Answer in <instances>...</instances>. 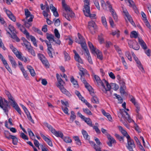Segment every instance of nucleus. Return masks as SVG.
<instances>
[{
    "mask_svg": "<svg viewBox=\"0 0 151 151\" xmlns=\"http://www.w3.org/2000/svg\"><path fill=\"white\" fill-rule=\"evenodd\" d=\"M94 78L97 84L101 85L103 88L102 90L104 92L106 93L108 91L111 89V86L108 82L105 79L101 80L99 77L97 75H94Z\"/></svg>",
    "mask_w": 151,
    "mask_h": 151,
    "instance_id": "nucleus-1",
    "label": "nucleus"
},
{
    "mask_svg": "<svg viewBox=\"0 0 151 151\" xmlns=\"http://www.w3.org/2000/svg\"><path fill=\"white\" fill-rule=\"evenodd\" d=\"M45 125L48 128L50 131L56 136L58 137H60L62 139L63 138V134L61 131H56L49 124L47 123H45Z\"/></svg>",
    "mask_w": 151,
    "mask_h": 151,
    "instance_id": "nucleus-2",
    "label": "nucleus"
},
{
    "mask_svg": "<svg viewBox=\"0 0 151 151\" xmlns=\"http://www.w3.org/2000/svg\"><path fill=\"white\" fill-rule=\"evenodd\" d=\"M118 116L119 117L121 116L124 118L129 122H134V121L130 118L129 114L124 109H120L119 112L118 113Z\"/></svg>",
    "mask_w": 151,
    "mask_h": 151,
    "instance_id": "nucleus-3",
    "label": "nucleus"
},
{
    "mask_svg": "<svg viewBox=\"0 0 151 151\" xmlns=\"http://www.w3.org/2000/svg\"><path fill=\"white\" fill-rule=\"evenodd\" d=\"M8 29L11 32L12 35L10 32L6 30L7 31V33L10 35L11 36V37L13 39L15 40L17 42H19L20 40L16 35V32L14 27L12 25L10 24L9 25Z\"/></svg>",
    "mask_w": 151,
    "mask_h": 151,
    "instance_id": "nucleus-4",
    "label": "nucleus"
},
{
    "mask_svg": "<svg viewBox=\"0 0 151 151\" xmlns=\"http://www.w3.org/2000/svg\"><path fill=\"white\" fill-rule=\"evenodd\" d=\"M127 139V145L126 146L129 151H134L133 149L135 147V145L133 140L130 137Z\"/></svg>",
    "mask_w": 151,
    "mask_h": 151,
    "instance_id": "nucleus-5",
    "label": "nucleus"
},
{
    "mask_svg": "<svg viewBox=\"0 0 151 151\" xmlns=\"http://www.w3.org/2000/svg\"><path fill=\"white\" fill-rule=\"evenodd\" d=\"M77 115L81 119L84 120L89 126L91 127H93L92 122L89 118L85 117L79 111L78 112Z\"/></svg>",
    "mask_w": 151,
    "mask_h": 151,
    "instance_id": "nucleus-6",
    "label": "nucleus"
},
{
    "mask_svg": "<svg viewBox=\"0 0 151 151\" xmlns=\"http://www.w3.org/2000/svg\"><path fill=\"white\" fill-rule=\"evenodd\" d=\"M38 56L43 64L44 65L45 67H49V63L48 62L43 55L39 54L38 55Z\"/></svg>",
    "mask_w": 151,
    "mask_h": 151,
    "instance_id": "nucleus-7",
    "label": "nucleus"
},
{
    "mask_svg": "<svg viewBox=\"0 0 151 151\" xmlns=\"http://www.w3.org/2000/svg\"><path fill=\"white\" fill-rule=\"evenodd\" d=\"M88 28L91 31L92 33L95 32V31L92 32L91 30H95L97 28V26L95 23L93 21H90L88 22Z\"/></svg>",
    "mask_w": 151,
    "mask_h": 151,
    "instance_id": "nucleus-8",
    "label": "nucleus"
},
{
    "mask_svg": "<svg viewBox=\"0 0 151 151\" xmlns=\"http://www.w3.org/2000/svg\"><path fill=\"white\" fill-rule=\"evenodd\" d=\"M129 97L130 99V101L134 104L136 108V112L137 113H139L138 111L140 110V107L136 101L135 99L132 96L130 95Z\"/></svg>",
    "mask_w": 151,
    "mask_h": 151,
    "instance_id": "nucleus-9",
    "label": "nucleus"
},
{
    "mask_svg": "<svg viewBox=\"0 0 151 151\" xmlns=\"http://www.w3.org/2000/svg\"><path fill=\"white\" fill-rule=\"evenodd\" d=\"M75 41L76 42L81 44L82 48L84 50L86 53L87 52H89L86 46V43L85 41L83 42H79L78 40L76 39L75 40Z\"/></svg>",
    "mask_w": 151,
    "mask_h": 151,
    "instance_id": "nucleus-10",
    "label": "nucleus"
},
{
    "mask_svg": "<svg viewBox=\"0 0 151 151\" xmlns=\"http://www.w3.org/2000/svg\"><path fill=\"white\" fill-rule=\"evenodd\" d=\"M5 11L9 18L13 22H15L16 20V18L12 13L10 11L7 9H6Z\"/></svg>",
    "mask_w": 151,
    "mask_h": 151,
    "instance_id": "nucleus-11",
    "label": "nucleus"
},
{
    "mask_svg": "<svg viewBox=\"0 0 151 151\" xmlns=\"http://www.w3.org/2000/svg\"><path fill=\"white\" fill-rule=\"evenodd\" d=\"M12 51L14 53L16 57L21 60H23L24 59L22 56V53L19 52L16 48H14Z\"/></svg>",
    "mask_w": 151,
    "mask_h": 151,
    "instance_id": "nucleus-12",
    "label": "nucleus"
},
{
    "mask_svg": "<svg viewBox=\"0 0 151 151\" xmlns=\"http://www.w3.org/2000/svg\"><path fill=\"white\" fill-rule=\"evenodd\" d=\"M107 137L109 142H107V144L109 147H111L112 146V144L116 143V140L110 135H108Z\"/></svg>",
    "mask_w": 151,
    "mask_h": 151,
    "instance_id": "nucleus-13",
    "label": "nucleus"
},
{
    "mask_svg": "<svg viewBox=\"0 0 151 151\" xmlns=\"http://www.w3.org/2000/svg\"><path fill=\"white\" fill-rule=\"evenodd\" d=\"M83 11L85 16H89V13L90 12V5H84Z\"/></svg>",
    "mask_w": 151,
    "mask_h": 151,
    "instance_id": "nucleus-14",
    "label": "nucleus"
},
{
    "mask_svg": "<svg viewBox=\"0 0 151 151\" xmlns=\"http://www.w3.org/2000/svg\"><path fill=\"white\" fill-rule=\"evenodd\" d=\"M40 135L44 140L47 142L49 146L51 147L52 146V142L50 139L46 137L42 133H40Z\"/></svg>",
    "mask_w": 151,
    "mask_h": 151,
    "instance_id": "nucleus-15",
    "label": "nucleus"
},
{
    "mask_svg": "<svg viewBox=\"0 0 151 151\" xmlns=\"http://www.w3.org/2000/svg\"><path fill=\"white\" fill-rule=\"evenodd\" d=\"M48 50V53L49 56L51 58H53V56L52 55V52L53 51V49L52 48L51 44L50 43L47 45Z\"/></svg>",
    "mask_w": 151,
    "mask_h": 151,
    "instance_id": "nucleus-16",
    "label": "nucleus"
},
{
    "mask_svg": "<svg viewBox=\"0 0 151 151\" xmlns=\"http://www.w3.org/2000/svg\"><path fill=\"white\" fill-rule=\"evenodd\" d=\"M121 87L120 88V92L122 94H124L125 93V91L126 88V87L125 86V83L124 81H122L120 82Z\"/></svg>",
    "mask_w": 151,
    "mask_h": 151,
    "instance_id": "nucleus-17",
    "label": "nucleus"
},
{
    "mask_svg": "<svg viewBox=\"0 0 151 151\" xmlns=\"http://www.w3.org/2000/svg\"><path fill=\"white\" fill-rule=\"evenodd\" d=\"M118 128L119 131L124 137H126L127 139H128V138H129V137L130 136L128 134L127 132L123 129L122 127L119 126H118Z\"/></svg>",
    "mask_w": 151,
    "mask_h": 151,
    "instance_id": "nucleus-18",
    "label": "nucleus"
},
{
    "mask_svg": "<svg viewBox=\"0 0 151 151\" xmlns=\"http://www.w3.org/2000/svg\"><path fill=\"white\" fill-rule=\"evenodd\" d=\"M3 101L2 98L0 96V107L3 109L4 112L7 111V109L9 107L7 105H3Z\"/></svg>",
    "mask_w": 151,
    "mask_h": 151,
    "instance_id": "nucleus-19",
    "label": "nucleus"
},
{
    "mask_svg": "<svg viewBox=\"0 0 151 151\" xmlns=\"http://www.w3.org/2000/svg\"><path fill=\"white\" fill-rule=\"evenodd\" d=\"M19 28L24 34L26 35L27 38L28 39L29 36V34L24 27L22 25Z\"/></svg>",
    "mask_w": 151,
    "mask_h": 151,
    "instance_id": "nucleus-20",
    "label": "nucleus"
},
{
    "mask_svg": "<svg viewBox=\"0 0 151 151\" xmlns=\"http://www.w3.org/2000/svg\"><path fill=\"white\" fill-rule=\"evenodd\" d=\"M138 41L139 44L143 49L145 50L147 48L146 44L142 39L139 38Z\"/></svg>",
    "mask_w": 151,
    "mask_h": 151,
    "instance_id": "nucleus-21",
    "label": "nucleus"
},
{
    "mask_svg": "<svg viewBox=\"0 0 151 151\" xmlns=\"http://www.w3.org/2000/svg\"><path fill=\"white\" fill-rule=\"evenodd\" d=\"M8 58L12 65V67L15 68H16L17 65V64L14 58H13V57L10 55L8 56Z\"/></svg>",
    "mask_w": 151,
    "mask_h": 151,
    "instance_id": "nucleus-22",
    "label": "nucleus"
},
{
    "mask_svg": "<svg viewBox=\"0 0 151 151\" xmlns=\"http://www.w3.org/2000/svg\"><path fill=\"white\" fill-rule=\"evenodd\" d=\"M76 116L75 114V112L74 111H72L71 112L70 122V123H72L74 120L76 119Z\"/></svg>",
    "mask_w": 151,
    "mask_h": 151,
    "instance_id": "nucleus-23",
    "label": "nucleus"
},
{
    "mask_svg": "<svg viewBox=\"0 0 151 151\" xmlns=\"http://www.w3.org/2000/svg\"><path fill=\"white\" fill-rule=\"evenodd\" d=\"M46 38L50 42H52L51 41H55L54 39V36L52 34H49L48 33L46 34Z\"/></svg>",
    "mask_w": 151,
    "mask_h": 151,
    "instance_id": "nucleus-24",
    "label": "nucleus"
},
{
    "mask_svg": "<svg viewBox=\"0 0 151 151\" xmlns=\"http://www.w3.org/2000/svg\"><path fill=\"white\" fill-rule=\"evenodd\" d=\"M88 45L92 53L93 54L96 53V49L94 47L92 44L90 42H88Z\"/></svg>",
    "mask_w": 151,
    "mask_h": 151,
    "instance_id": "nucleus-25",
    "label": "nucleus"
},
{
    "mask_svg": "<svg viewBox=\"0 0 151 151\" xmlns=\"http://www.w3.org/2000/svg\"><path fill=\"white\" fill-rule=\"evenodd\" d=\"M13 107L17 111L19 114H22L21 111L17 104L16 103H14V104L12 105Z\"/></svg>",
    "mask_w": 151,
    "mask_h": 151,
    "instance_id": "nucleus-26",
    "label": "nucleus"
},
{
    "mask_svg": "<svg viewBox=\"0 0 151 151\" xmlns=\"http://www.w3.org/2000/svg\"><path fill=\"white\" fill-rule=\"evenodd\" d=\"M82 133L83 136L84 138L86 139L89 140L90 137L88 134L87 132L85 130L82 129L81 131Z\"/></svg>",
    "mask_w": 151,
    "mask_h": 151,
    "instance_id": "nucleus-27",
    "label": "nucleus"
},
{
    "mask_svg": "<svg viewBox=\"0 0 151 151\" xmlns=\"http://www.w3.org/2000/svg\"><path fill=\"white\" fill-rule=\"evenodd\" d=\"M27 68L30 72L31 76H34L35 75V73L32 67L30 66H27Z\"/></svg>",
    "mask_w": 151,
    "mask_h": 151,
    "instance_id": "nucleus-28",
    "label": "nucleus"
},
{
    "mask_svg": "<svg viewBox=\"0 0 151 151\" xmlns=\"http://www.w3.org/2000/svg\"><path fill=\"white\" fill-rule=\"evenodd\" d=\"M112 14V17L115 22H117L118 20V17L117 15V14L115 12V11L114 10H112V11L110 12Z\"/></svg>",
    "mask_w": 151,
    "mask_h": 151,
    "instance_id": "nucleus-29",
    "label": "nucleus"
},
{
    "mask_svg": "<svg viewBox=\"0 0 151 151\" xmlns=\"http://www.w3.org/2000/svg\"><path fill=\"white\" fill-rule=\"evenodd\" d=\"M128 44L129 47L133 48L135 44H137V42L135 40H129L128 41Z\"/></svg>",
    "mask_w": 151,
    "mask_h": 151,
    "instance_id": "nucleus-30",
    "label": "nucleus"
},
{
    "mask_svg": "<svg viewBox=\"0 0 151 151\" xmlns=\"http://www.w3.org/2000/svg\"><path fill=\"white\" fill-rule=\"evenodd\" d=\"M27 132L31 138L33 140L35 138V136L34 133L31 131V130L30 129H28Z\"/></svg>",
    "mask_w": 151,
    "mask_h": 151,
    "instance_id": "nucleus-31",
    "label": "nucleus"
},
{
    "mask_svg": "<svg viewBox=\"0 0 151 151\" xmlns=\"http://www.w3.org/2000/svg\"><path fill=\"white\" fill-rule=\"evenodd\" d=\"M74 58L75 60L77 62L82 64L83 63V61L80 58L79 55H77L76 56H74Z\"/></svg>",
    "mask_w": 151,
    "mask_h": 151,
    "instance_id": "nucleus-32",
    "label": "nucleus"
},
{
    "mask_svg": "<svg viewBox=\"0 0 151 151\" xmlns=\"http://www.w3.org/2000/svg\"><path fill=\"white\" fill-rule=\"evenodd\" d=\"M96 53L97 58L101 60H102L103 59V57L101 52L99 50H97L96 51Z\"/></svg>",
    "mask_w": 151,
    "mask_h": 151,
    "instance_id": "nucleus-33",
    "label": "nucleus"
},
{
    "mask_svg": "<svg viewBox=\"0 0 151 151\" xmlns=\"http://www.w3.org/2000/svg\"><path fill=\"white\" fill-rule=\"evenodd\" d=\"M128 1L129 4V6L130 7H132L134 9H136V7L132 1V0H128Z\"/></svg>",
    "mask_w": 151,
    "mask_h": 151,
    "instance_id": "nucleus-34",
    "label": "nucleus"
},
{
    "mask_svg": "<svg viewBox=\"0 0 151 151\" xmlns=\"http://www.w3.org/2000/svg\"><path fill=\"white\" fill-rule=\"evenodd\" d=\"M130 37L132 38H136L138 37V34L135 31H132L131 33Z\"/></svg>",
    "mask_w": 151,
    "mask_h": 151,
    "instance_id": "nucleus-35",
    "label": "nucleus"
},
{
    "mask_svg": "<svg viewBox=\"0 0 151 151\" xmlns=\"http://www.w3.org/2000/svg\"><path fill=\"white\" fill-rule=\"evenodd\" d=\"M86 58L88 60L89 63L92 64H93L91 58V57L90 55V54L89 52H87L86 53Z\"/></svg>",
    "mask_w": 151,
    "mask_h": 151,
    "instance_id": "nucleus-36",
    "label": "nucleus"
},
{
    "mask_svg": "<svg viewBox=\"0 0 151 151\" xmlns=\"http://www.w3.org/2000/svg\"><path fill=\"white\" fill-rule=\"evenodd\" d=\"M101 6L102 7L103 9L106 10L107 9L106 7V2L105 3L104 0H101Z\"/></svg>",
    "mask_w": 151,
    "mask_h": 151,
    "instance_id": "nucleus-37",
    "label": "nucleus"
},
{
    "mask_svg": "<svg viewBox=\"0 0 151 151\" xmlns=\"http://www.w3.org/2000/svg\"><path fill=\"white\" fill-rule=\"evenodd\" d=\"M114 95L118 99L120 103H121L123 102V99L119 95H118L116 93H114Z\"/></svg>",
    "mask_w": 151,
    "mask_h": 151,
    "instance_id": "nucleus-38",
    "label": "nucleus"
},
{
    "mask_svg": "<svg viewBox=\"0 0 151 151\" xmlns=\"http://www.w3.org/2000/svg\"><path fill=\"white\" fill-rule=\"evenodd\" d=\"M115 136L120 142L123 143L124 142V137L120 136L119 135L116 134H115Z\"/></svg>",
    "mask_w": 151,
    "mask_h": 151,
    "instance_id": "nucleus-39",
    "label": "nucleus"
},
{
    "mask_svg": "<svg viewBox=\"0 0 151 151\" xmlns=\"http://www.w3.org/2000/svg\"><path fill=\"white\" fill-rule=\"evenodd\" d=\"M83 110L85 113L89 115H92V113L87 108L83 109Z\"/></svg>",
    "mask_w": 151,
    "mask_h": 151,
    "instance_id": "nucleus-40",
    "label": "nucleus"
},
{
    "mask_svg": "<svg viewBox=\"0 0 151 151\" xmlns=\"http://www.w3.org/2000/svg\"><path fill=\"white\" fill-rule=\"evenodd\" d=\"M4 134L5 137L9 139H12V137L14 136L10 135V133L8 131L6 132Z\"/></svg>",
    "mask_w": 151,
    "mask_h": 151,
    "instance_id": "nucleus-41",
    "label": "nucleus"
},
{
    "mask_svg": "<svg viewBox=\"0 0 151 151\" xmlns=\"http://www.w3.org/2000/svg\"><path fill=\"white\" fill-rule=\"evenodd\" d=\"M93 97L91 99V101L93 103L98 104L99 103V101L98 99L96 96H93Z\"/></svg>",
    "mask_w": 151,
    "mask_h": 151,
    "instance_id": "nucleus-42",
    "label": "nucleus"
},
{
    "mask_svg": "<svg viewBox=\"0 0 151 151\" xmlns=\"http://www.w3.org/2000/svg\"><path fill=\"white\" fill-rule=\"evenodd\" d=\"M12 139L13 144L14 145H17L18 142L17 138L15 136H12Z\"/></svg>",
    "mask_w": 151,
    "mask_h": 151,
    "instance_id": "nucleus-43",
    "label": "nucleus"
},
{
    "mask_svg": "<svg viewBox=\"0 0 151 151\" xmlns=\"http://www.w3.org/2000/svg\"><path fill=\"white\" fill-rule=\"evenodd\" d=\"M62 139L66 143H70L72 142V140L69 137H63Z\"/></svg>",
    "mask_w": 151,
    "mask_h": 151,
    "instance_id": "nucleus-44",
    "label": "nucleus"
},
{
    "mask_svg": "<svg viewBox=\"0 0 151 151\" xmlns=\"http://www.w3.org/2000/svg\"><path fill=\"white\" fill-rule=\"evenodd\" d=\"M24 11L25 15L26 16V18L27 19L28 17L31 15V13L27 9H25Z\"/></svg>",
    "mask_w": 151,
    "mask_h": 151,
    "instance_id": "nucleus-45",
    "label": "nucleus"
},
{
    "mask_svg": "<svg viewBox=\"0 0 151 151\" xmlns=\"http://www.w3.org/2000/svg\"><path fill=\"white\" fill-rule=\"evenodd\" d=\"M103 35L101 34L100 35H99L98 37V40L101 44L103 43L104 41V39L103 37Z\"/></svg>",
    "mask_w": 151,
    "mask_h": 151,
    "instance_id": "nucleus-46",
    "label": "nucleus"
},
{
    "mask_svg": "<svg viewBox=\"0 0 151 151\" xmlns=\"http://www.w3.org/2000/svg\"><path fill=\"white\" fill-rule=\"evenodd\" d=\"M111 88L114 89V90L116 91L119 88V86L115 83H112L111 84Z\"/></svg>",
    "mask_w": 151,
    "mask_h": 151,
    "instance_id": "nucleus-47",
    "label": "nucleus"
},
{
    "mask_svg": "<svg viewBox=\"0 0 151 151\" xmlns=\"http://www.w3.org/2000/svg\"><path fill=\"white\" fill-rule=\"evenodd\" d=\"M63 53L64 55L65 60L66 61L70 60V57L66 51H64Z\"/></svg>",
    "mask_w": 151,
    "mask_h": 151,
    "instance_id": "nucleus-48",
    "label": "nucleus"
},
{
    "mask_svg": "<svg viewBox=\"0 0 151 151\" xmlns=\"http://www.w3.org/2000/svg\"><path fill=\"white\" fill-rule=\"evenodd\" d=\"M8 97L10 100L9 102L11 103L12 106L14 104V103H16L15 101L14 100L11 94L9 96V95Z\"/></svg>",
    "mask_w": 151,
    "mask_h": 151,
    "instance_id": "nucleus-49",
    "label": "nucleus"
},
{
    "mask_svg": "<svg viewBox=\"0 0 151 151\" xmlns=\"http://www.w3.org/2000/svg\"><path fill=\"white\" fill-rule=\"evenodd\" d=\"M126 17H127V19L132 25H134V23L132 20V18L130 15L129 14Z\"/></svg>",
    "mask_w": 151,
    "mask_h": 151,
    "instance_id": "nucleus-50",
    "label": "nucleus"
},
{
    "mask_svg": "<svg viewBox=\"0 0 151 151\" xmlns=\"http://www.w3.org/2000/svg\"><path fill=\"white\" fill-rule=\"evenodd\" d=\"M101 21L105 27H106L107 26V24L105 17L102 16L101 17Z\"/></svg>",
    "mask_w": 151,
    "mask_h": 151,
    "instance_id": "nucleus-51",
    "label": "nucleus"
},
{
    "mask_svg": "<svg viewBox=\"0 0 151 151\" xmlns=\"http://www.w3.org/2000/svg\"><path fill=\"white\" fill-rule=\"evenodd\" d=\"M120 57L121 58L122 62L123 65L124 66L125 68L127 69L128 68L127 66V63H126L124 57L123 56H120Z\"/></svg>",
    "mask_w": 151,
    "mask_h": 151,
    "instance_id": "nucleus-52",
    "label": "nucleus"
},
{
    "mask_svg": "<svg viewBox=\"0 0 151 151\" xmlns=\"http://www.w3.org/2000/svg\"><path fill=\"white\" fill-rule=\"evenodd\" d=\"M126 56L127 58L130 61H132V57L129 52L127 51L125 53Z\"/></svg>",
    "mask_w": 151,
    "mask_h": 151,
    "instance_id": "nucleus-53",
    "label": "nucleus"
},
{
    "mask_svg": "<svg viewBox=\"0 0 151 151\" xmlns=\"http://www.w3.org/2000/svg\"><path fill=\"white\" fill-rule=\"evenodd\" d=\"M75 93L78 96L79 99L81 101H82L84 99V98L81 96L80 93L78 91H75Z\"/></svg>",
    "mask_w": 151,
    "mask_h": 151,
    "instance_id": "nucleus-54",
    "label": "nucleus"
},
{
    "mask_svg": "<svg viewBox=\"0 0 151 151\" xmlns=\"http://www.w3.org/2000/svg\"><path fill=\"white\" fill-rule=\"evenodd\" d=\"M24 45L25 46L26 48L28 49V50H30V49L32 48L30 43L28 42L23 44V45Z\"/></svg>",
    "mask_w": 151,
    "mask_h": 151,
    "instance_id": "nucleus-55",
    "label": "nucleus"
},
{
    "mask_svg": "<svg viewBox=\"0 0 151 151\" xmlns=\"http://www.w3.org/2000/svg\"><path fill=\"white\" fill-rule=\"evenodd\" d=\"M58 86L62 92L63 93L66 91V89L64 87L63 85H58Z\"/></svg>",
    "mask_w": 151,
    "mask_h": 151,
    "instance_id": "nucleus-56",
    "label": "nucleus"
},
{
    "mask_svg": "<svg viewBox=\"0 0 151 151\" xmlns=\"http://www.w3.org/2000/svg\"><path fill=\"white\" fill-rule=\"evenodd\" d=\"M54 33L55 34V36L58 39L60 38V34L58 32V30L55 29L54 30Z\"/></svg>",
    "mask_w": 151,
    "mask_h": 151,
    "instance_id": "nucleus-57",
    "label": "nucleus"
},
{
    "mask_svg": "<svg viewBox=\"0 0 151 151\" xmlns=\"http://www.w3.org/2000/svg\"><path fill=\"white\" fill-rule=\"evenodd\" d=\"M94 3L97 8L99 10H100V8L99 4V2L98 0H94Z\"/></svg>",
    "mask_w": 151,
    "mask_h": 151,
    "instance_id": "nucleus-58",
    "label": "nucleus"
},
{
    "mask_svg": "<svg viewBox=\"0 0 151 151\" xmlns=\"http://www.w3.org/2000/svg\"><path fill=\"white\" fill-rule=\"evenodd\" d=\"M70 81L71 83H72L74 85H78L77 81L74 79L73 76H72L71 77Z\"/></svg>",
    "mask_w": 151,
    "mask_h": 151,
    "instance_id": "nucleus-59",
    "label": "nucleus"
},
{
    "mask_svg": "<svg viewBox=\"0 0 151 151\" xmlns=\"http://www.w3.org/2000/svg\"><path fill=\"white\" fill-rule=\"evenodd\" d=\"M116 50L117 51V52H118L119 54L120 55L122 54V51L120 49V48L119 47L116 45H115L114 46Z\"/></svg>",
    "mask_w": 151,
    "mask_h": 151,
    "instance_id": "nucleus-60",
    "label": "nucleus"
},
{
    "mask_svg": "<svg viewBox=\"0 0 151 151\" xmlns=\"http://www.w3.org/2000/svg\"><path fill=\"white\" fill-rule=\"evenodd\" d=\"M78 35L79 39V40H78L79 41V42H83L85 41L84 39L79 33H78Z\"/></svg>",
    "mask_w": 151,
    "mask_h": 151,
    "instance_id": "nucleus-61",
    "label": "nucleus"
},
{
    "mask_svg": "<svg viewBox=\"0 0 151 151\" xmlns=\"http://www.w3.org/2000/svg\"><path fill=\"white\" fill-rule=\"evenodd\" d=\"M24 21V25L27 28H29V27L31 26V23H29L30 22H28V21H25V20H23Z\"/></svg>",
    "mask_w": 151,
    "mask_h": 151,
    "instance_id": "nucleus-62",
    "label": "nucleus"
},
{
    "mask_svg": "<svg viewBox=\"0 0 151 151\" xmlns=\"http://www.w3.org/2000/svg\"><path fill=\"white\" fill-rule=\"evenodd\" d=\"M20 136L23 139L28 140V138L27 136H26L24 133L22 132L20 134Z\"/></svg>",
    "mask_w": 151,
    "mask_h": 151,
    "instance_id": "nucleus-63",
    "label": "nucleus"
},
{
    "mask_svg": "<svg viewBox=\"0 0 151 151\" xmlns=\"http://www.w3.org/2000/svg\"><path fill=\"white\" fill-rule=\"evenodd\" d=\"M63 7L67 13L69 12L71 10L69 6L67 4L63 6Z\"/></svg>",
    "mask_w": 151,
    "mask_h": 151,
    "instance_id": "nucleus-64",
    "label": "nucleus"
}]
</instances>
